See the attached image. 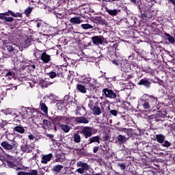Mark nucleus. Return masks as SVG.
Returning a JSON list of instances; mask_svg holds the SVG:
<instances>
[{
  "label": "nucleus",
  "instance_id": "obj_47",
  "mask_svg": "<svg viewBox=\"0 0 175 175\" xmlns=\"http://www.w3.org/2000/svg\"><path fill=\"white\" fill-rule=\"evenodd\" d=\"M24 43H25L24 44L25 46H29L31 44V40L27 38V39L25 40Z\"/></svg>",
  "mask_w": 175,
  "mask_h": 175
},
{
  "label": "nucleus",
  "instance_id": "obj_34",
  "mask_svg": "<svg viewBox=\"0 0 175 175\" xmlns=\"http://www.w3.org/2000/svg\"><path fill=\"white\" fill-rule=\"evenodd\" d=\"M78 133H79V131H77V133L74 134V137H73L74 142L77 144L81 142V135Z\"/></svg>",
  "mask_w": 175,
  "mask_h": 175
},
{
  "label": "nucleus",
  "instance_id": "obj_18",
  "mask_svg": "<svg viewBox=\"0 0 175 175\" xmlns=\"http://www.w3.org/2000/svg\"><path fill=\"white\" fill-rule=\"evenodd\" d=\"M116 50H115L113 48H108L107 50V58L108 59H116Z\"/></svg>",
  "mask_w": 175,
  "mask_h": 175
},
{
  "label": "nucleus",
  "instance_id": "obj_42",
  "mask_svg": "<svg viewBox=\"0 0 175 175\" xmlns=\"http://www.w3.org/2000/svg\"><path fill=\"white\" fill-rule=\"evenodd\" d=\"M49 99L52 101H57L58 100V96H57L55 94H53L51 93V94L49 95Z\"/></svg>",
  "mask_w": 175,
  "mask_h": 175
},
{
  "label": "nucleus",
  "instance_id": "obj_13",
  "mask_svg": "<svg viewBox=\"0 0 175 175\" xmlns=\"http://www.w3.org/2000/svg\"><path fill=\"white\" fill-rule=\"evenodd\" d=\"M83 85H85L88 90L90 92H93L96 90V85L92 83V78H86L83 81H81Z\"/></svg>",
  "mask_w": 175,
  "mask_h": 175
},
{
  "label": "nucleus",
  "instance_id": "obj_3",
  "mask_svg": "<svg viewBox=\"0 0 175 175\" xmlns=\"http://www.w3.org/2000/svg\"><path fill=\"white\" fill-rule=\"evenodd\" d=\"M80 133L83 136L85 139H88V145L92 144H100V136H92V128L90 126H84Z\"/></svg>",
  "mask_w": 175,
  "mask_h": 175
},
{
  "label": "nucleus",
  "instance_id": "obj_39",
  "mask_svg": "<svg viewBox=\"0 0 175 175\" xmlns=\"http://www.w3.org/2000/svg\"><path fill=\"white\" fill-rule=\"evenodd\" d=\"M33 9V7H27V8L25 10L24 14H26L27 16H29V14L32 12Z\"/></svg>",
  "mask_w": 175,
  "mask_h": 175
},
{
  "label": "nucleus",
  "instance_id": "obj_52",
  "mask_svg": "<svg viewBox=\"0 0 175 175\" xmlns=\"http://www.w3.org/2000/svg\"><path fill=\"white\" fill-rule=\"evenodd\" d=\"M110 60L111 62H113V64H115V66H119V63L117 62V60H116V58H112L111 59H109Z\"/></svg>",
  "mask_w": 175,
  "mask_h": 175
},
{
  "label": "nucleus",
  "instance_id": "obj_26",
  "mask_svg": "<svg viewBox=\"0 0 175 175\" xmlns=\"http://www.w3.org/2000/svg\"><path fill=\"white\" fill-rule=\"evenodd\" d=\"M37 173H38V170H31L30 172H26L23 171L18 172V175H36Z\"/></svg>",
  "mask_w": 175,
  "mask_h": 175
},
{
  "label": "nucleus",
  "instance_id": "obj_22",
  "mask_svg": "<svg viewBox=\"0 0 175 175\" xmlns=\"http://www.w3.org/2000/svg\"><path fill=\"white\" fill-rule=\"evenodd\" d=\"M128 139L129 138L126 137L124 135H119L117 136L118 144H119V145L124 144Z\"/></svg>",
  "mask_w": 175,
  "mask_h": 175
},
{
  "label": "nucleus",
  "instance_id": "obj_41",
  "mask_svg": "<svg viewBox=\"0 0 175 175\" xmlns=\"http://www.w3.org/2000/svg\"><path fill=\"white\" fill-rule=\"evenodd\" d=\"M94 105H95L94 99H90L89 104H88V107H89V108L90 109L94 108V107H97V106H95Z\"/></svg>",
  "mask_w": 175,
  "mask_h": 175
},
{
  "label": "nucleus",
  "instance_id": "obj_32",
  "mask_svg": "<svg viewBox=\"0 0 175 175\" xmlns=\"http://www.w3.org/2000/svg\"><path fill=\"white\" fill-rule=\"evenodd\" d=\"M164 36L167 37V40H168V42H170L171 44H174L175 43V38L173 36H171V35L170 33H167V32H165L164 33Z\"/></svg>",
  "mask_w": 175,
  "mask_h": 175
},
{
  "label": "nucleus",
  "instance_id": "obj_8",
  "mask_svg": "<svg viewBox=\"0 0 175 175\" xmlns=\"http://www.w3.org/2000/svg\"><path fill=\"white\" fill-rule=\"evenodd\" d=\"M77 167H81L76 170V172L80 174H83L84 172L91 170V167L88 163H84L83 161H77Z\"/></svg>",
  "mask_w": 175,
  "mask_h": 175
},
{
  "label": "nucleus",
  "instance_id": "obj_27",
  "mask_svg": "<svg viewBox=\"0 0 175 175\" xmlns=\"http://www.w3.org/2000/svg\"><path fill=\"white\" fill-rule=\"evenodd\" d=\"M95 21L98 23V25H107V22L105 18H103L101 16H96L94 18Z\"/></svg>",
  "mask_w": 175,
  "mask_h": 175
},
{
  "label": "nucleus",
  "instance_id": "obj_56",
  "mask_svg": "<svg viewBox=\"0 0 175 175\" xmlns=\"http://www.w3.org/2000/svg\"><path fill=\"white\" fill-rule=\"evenodd\" d=\"M118 45H119L118 42L114 43L113 44V46H111L109 49H113L114 50H116V49L118 47Z\"/></svg>",
  "mask_w": 175,
  "mask_h": 175
},
{
  "label": "nucleus",
  "instance_id": "obj_40",
  "mask_svg": "<svg viewBox=\"0 0 175 175\" xmlns=\"http://www.w3.org/2000/svg\"><path fill=\"white\" fill-rule=\"evenodd\" d=\"M76 152H77V154L81 157L85 156V151L83 148L76 150Z\"/></svg>",
  "mask_w": 175,
  "mask_h": 175
},
{
  "label": "nucleus",
  "instance_id": "obj_23",
  "mask_svg": "<svg viewBox=\"0 0 175 175\" xmlns=\"http://www.w3.org/2000/svg\"><path fill=\"white\" fill-rule=\"evenodd\" d=\"M75 122L78 124H88L89 120L84 116L76 117Z\"/></svg>",
  "mask_w": 175,
  "mask_h": 175
},
{
  "label": "nucleus",
  "instance_id": "obj_7",
  "mask_svg": "<svg viewBox=\"0 0 175 175\" xmlns=\"http://www.w3.org/2000/svg\"><path fill=\"white\" fill-rule=\"evenodd\" d=\"M166 116L167 112L165 111H158L155 115L149 116L148 118L152 120L153 122H160L162 120L161 119L166 117Z\"/></svg>",
  "mask_w": 175,
  "mask_h": 175
},
{
  "label": "nucleus",
  "instance_id": "obj_1",
  "mask_svg": "<svg viewBox=\"0 0 175 175\" xmlns=\"http://www.w3.org/2000/svg\"><path fill=\"white\" fill-rule=\"evenodd\" d=\"M27 109L29 110V108L23 107L21 109L7 108L5 110L3 111V113L4 115H12L14 121L17 124H20L23 120L26 119L29 116Z\"/></svg>",
  "mask_w": 175,
  "mask_h": 175
},
{
  "label": "nucleus",
  "instance_id": "obj_63",
  "mask_svg": "<svg viewBox=\"0 0 175 175\" xmlns=\"http://www.w3.org/2000/svg\"><path fill=\"white\" fill-rule=\"evenodd\" d=\"M122 118H123L124 120H125V121L128 120V116H123Z\"/></svg>",
  "mask_w": 175,
  "mask_h": 175
},
{
  "label": "nucleus",
  "instance_id": "obj_31",
  "mask_svg": "<svg viewBox=\"0 0 175 175\" xmlns=\"http://www.w3.org/2000/svg\"><path fill=\"white\" fill-rule=\"evenodd\" d=\"M13 131H16L18 133L23 134L25 133V129L23 127V126H17L13 129Z\"/></svg>",
  "mask_w": 175,
  "mask_h": 175
},
{
  "label": "nucleus",
  "instance_id": "obj_45",
  "mask_svg": "<svg viewBox=\"0 0 175 175\" xmlns=\"http://www.w3.org/2000/svg\"><path fill=\"white\" fill-rule=\"evenodd\" d=\"M141 18H143V19H145V20H150L152 18L151 16H148V14L147 13H144V14H141Z\"/></svg>",
  "mask_w": 175,
  "mask_h": 175
},
{
  "label": "nucleus",
  "instance_id": "obj_43",
  "mask_svg": "<svg viewBox=\"0 0 175 175\" xmlns=\"http://www.w3.org/2000/svg\"><path fill=\"white\" fill-rule=\"evenodd\" d=\"M66 122H67V124H70L72 121H76V118H75L74 116H71V117H68L66 118L65 117Z\"/></svg>",
  "mask_w": 175,
  "mask_h": 175
},
{
  "label": "nucleus",
  "instance_id": "obj_49",
  "mask_svg": "<svg viewBox=\"0 0 175 175\" xmlns=\"http://www.w3.org/2000/svg\"><path fill=\"white\" fill-rule=\"evenodd\" d=\"M117 167H120L122 170H125L126 169L125 163H118Z\"/></svg>",
  "mask_w": 175,
  "mask_h": 175
},
{
  "label": "nucleus",
  "instance_id": "obj_10",
  "mask_svg": "<svg viewBox=\"0 0 175 175\" xmlns=\"http://www.w3.org/2000/svg\"><path fill=\"white\" fill-rule=\"evenodd\" d=\"M65 116H57L56 117L52 118V124H53V128H51V130H54L55 131H57V127L56 125L59 126L62 125L63 122H64Z\"/></svg>",
  "mask_w": 175,
  "mask_h": 175
},
{
  "label": "nucleus",
  "instance_id": "obj_2",
  "mask_svg": "<svg viewBox=\"0 0 175 175\" xmlns=\"http://www.w3.org/2000/svg\"><path fill=\"white\" fill-rule=\"evenodd\" d=\"M23 18V14L21 12H14L12 10H8L4 13L0 14V20L4 21L3 23H7L6 25L9 27H17L20 21L19 19L14 18Z\"/></svg>",
  "mask_w": 175,
  "mask_h": 175
},
{
  "label": "nucleus",
  "instance_id": "obj_36",
  "mask_svg": "<svg viewBox=\"0 0 175 175\" xmlns=\"http://www.w3.org/2000/svg\"><path fill=\"white\" fill-rule=\"evenodd\" d=\"M15 76V73L13 70L7 71L5 77H8L10 80L13 79Z\"/></svg>",
  "mask_w": 175,
  "mask_h": 175
},
{
  "label": "nucleus",
  "instance_id": "obj_33",
  "mask_svg": "<svg viewBox=\"0 0 175 175\" xmlns=\"http://www.w3.org/2000/svg\"><path fill=\"white\" fill-rule=\"evenodd\" d=\"M105 11H107L108 14L111 16H116L118 14L117 10H116V9H114V10H109V9H108L107 8H105Z\"/></svg>",
  "mask_w": 175,
  "mask_h": 175
},
{
  "label": "nucleus",
  "instance_id": "obj_5",
  "mask_svg": "<svg viewBox=\"0 0 175 175\" xmlns=\"http://www.w3.org/2000/svg\"><path fill=\"white\" fill-rule=\"evenodd\" d=\"M46 75H47L51 79H53L54 78H56L57 77L59 78L64 77V75L63 74L62 68H59L58 66H55V69L51 72L46 73Z\"/></svg>",
  "mask_w": 175,
  "mask_h": 175
},
{
  "label": "nucleus",
  "instance_id": "obj_17",
  "mask_svg": "<svg viewBox=\"0 0 175 175\" xmlns=\"http://www.w3.org/2000/svg\"><path fill=\"white\" fill-rule=\"evenodd\" d=\"M33 146L30 144H24V145H21V150H22V152H26V153H30L32 152L33 150Z\"/></svg>",
  "mask_w": 175,
  "mask_h": 175
},
{
  "label": "nucleus",
  "instance_id": "obj_12",
  "mask_svg": "<svg viewBox=\"0 0 175 175\" xmlns=\"http://www.w3.org/2000/svg\"><path fill=\"white\" fill-rule=\"evenodd\" d=\"M103 95H105V98L109 99H116L117 98V94L113 92V90H110L108 88H105L102 90Z\"/></svg>",
  "mask_w": 175,
  "mask_h": 175
},
{
  "label": "nucleus",
  "instance_id": "obj_35",
  "mask_svg": "<svg viewBox=\"0 0 175 175\" xmlns=\"http://www.w3.org/2000/svg\"><path fill=\"white\" fill-rule=\"evenodd\" d=\"M40 107H41V110L43 111L45 114L48 113V107L46 104L41 101V103H40Z\"/></svg>",
  "mask_w": 175,
  "mask_h": 175
},
{
  "label": "nucleus",
  "instance_id": "obj_14",
  "mask_svg": "<svg viewBox=\"0 0 175 175\" xmlns=\"http://www.w3.org/2000/svg\"><path fill=\"white\" fill-rule=\"evenodd\" d=\"M139 65L136 62L126 63L123 67V70L125 72H129L131 70L135 71L137 69Z\"/></svg>",
  "mask_w": 175,
  "mask_h": 175
},
{
  "label": "nucleus",
  "instance_id": "obj_58",
  "mask_svg": "<svg viewBox=\"0 0 175 175\" xmlns=\"http://www.w3.org/2000/svg\"><path fill=\"white\" fill-rule=\"evenodd\" d=\"M168 3L173 4L175 6V0H167Z\"/></svg>",
  "mask_w": 175,
  "mask_h": 175
},
{
  "label": "nucleus",
  "instance_id": "obj_60",
  "mask_svg": "<svg viewBox=\"0 0 175 175\" xmlns=\"http://www.w3.org/2000/svg\"><path fill=\"white\" fill-rule=\"evenodd\" d=\"M34 138H35V136L33 135L32 134H30V135H29V139L30 140H33V139H34Z\"/></svg>",
  "mask_w": 175,
  "mask_h": 175
},
{
  "label": "nucleus",
  "instance_id": "obj_64",
  "mask_svg": "<svg viewBox=\"0 0 175 175\" xmlns=\"http://www.w3.org/2000/svg\"><path fill=\"white\" fill-rule=\"evenodd\" d=\"M41 25H42V23H37V24H36L37 28L40 27Z\"/></svg>",
  "mask_w": 175,
  "mask_h": 175
},
{
  "label": "nucleus",
  "instance_id": "obj_50",
  "mask_svg": "<svg viewBox=\"0 0 175 175\" xmlns=\"http://www.w3.org/2000/svg\"><path fill=\"white\" fill-rule=\"evenodd\" d=\"M124 132L126 133V135H128V138L131 137L132 136V131L129 129H125Z\"/></svg>",
  "mask_w": 175,
  "mask_h": 175
},
{
  "label": "nucleus",
  "instance_id": "obj_53",
  "mask_svg": "<svg viewBox=\"0 0 175 175\" xmlns=\"http://www.w3.org/2000/svg\"><path fill=\"white\" fill-rule=\"evenodd\" d=\"M99 150V146H95L93 147V153L96 154L98 152Z\"/></svg>",
  "mask_w": 175,
  "mask_h": 175
},
{
  "label": "nucleus",
  "instance_id": "obj_30",
  "mask_svg": "<svg viewBox=\"0 0 175 175\" xmlns=\"http://www.w3.org/2000/svg\"><path fill=\"white\" fill-rule=\"evenodd\" d=\"M90 110H92L93 114L95 116H99L101 114L100 108L98 106L90 108Z\"/></svg>",
  "mask_w": 175,
  "mask_h": 175
},
{
  "label": "nucleus",
  "instance_id": "obj_15",
  "mask_svg": "<svg viewBox=\"0 0 175 175\" xmlns=\"http://www.w3.org/2000/svg\"><path fill=\"white\" fill-rule=\"evenodd\" d=\"M92 41L95 46L102 45L105 41V38L102 36H95L92 37Z\"/></svg>",
  "mask_w": 175,
  "mask_h": 175
},
{
  "label": "nucleus",
  "instance_id": "obj_46",
  "mask_svg": "<svg viewBox=\"0 0 175 175\" xmlns=\"http://www.w3.org/2000/svg\"><path fill=\"white\" fill-rule=\"evenodd\" d=\"M56 105L57 108H59V109H62V108L64 107V102L61 100L59 103H57Z\"/></svg>",
  "mask_w": 175,
  "mask_h": 175
},
{
  "label": "nucleus",
  "instance_id": "obj_6",
  "mask_svg": "<svg viewBox=\"0 0 175 175\" xmlns=\"http://www.w3.org/2000/svg\"><path fill=\"white\" fill-rule=\"evenodd\" d=\"M1 146H2L3 150H12L17 148L18 144L16 141L14 140L11 141V144H10L8 141H3L2 143H1Z\"/></svg>",
  "mask_w": 175,
  "mask_h": 175
},
{
  "label": "nucleus",
  "instance_id": "obj_24",
  "mask_svg": "<svg viewBox=\"0 0 175 175\" xmlns=\"http://www.w3.org/2000/svg\"><path fill=\"white\" fill-rule=\"evenodd\" d=\"M4 50H7L10 54H14L17 53V50L13 47V45L7 44L4 46Z\"/></svg>",
  "mask_w": 175,
  "mask_h": 175
},
{
  "label": "nucleus",
  "instance_id": "obj_28",
  "mask_svg": "<svg viewBox=\"0 0 175 175\" xmlns=\"http://www.w3.org/2000/svg\"><path fill=\"white\" fill-rule=\"evenodd\" d=\"M59 126L60 129L65 133H68L69 131H70L71 129V126L68 124H60Z\"/></svg>",
  "mask_w": 175,
  "mask_h": 175
},
{
  "label": "nucleus",
  "instance_id": "obj_48",
  "mask_svg": "<svg viewBox=\"0 0 175 175\" xmlns=\"http://www.w3.org/2000/svg\"><path fill=\"white\" fill-rule=\"evenodd\" d=\"M49 85H50V84L47 81H42V88H46L49 87Z\"/></svg>",
  "mask_w": 175,
  "mask_h": 175
},
{
  "label": "nucleus",
  "instance_id": "obj_16",
  "mask_svg": "<svg viewBox=\"0 0 175 175\" xmlns=\"http://www.w3.org/2000/svg\"><path fill=\"white\" fill-rule=\"evenodd\" d=\"M151 81H149L147 78H143L137 83V85L139 86H144L147 89H149L151 87Z\"/></svg>",
  "mask_w": 175,
  "mask_h": 175
},
{
  "label": "nucleus",
  "instance_id": "obj_51",
  "mask_svg": "<svg viewBox=\"0 0 175 175\" xmlns=\"http://www.w3.org/2000/svg\"><path fill=\"white\" fill-rule=\"evenodd\" d=\"M110 114H111V116H113L114 117H116L117 115L118 114V111H116V110H111V111H110Z\"/></svg>",
  "mask_w": 175,
  "mask_h": 175
},
{
  "label": "nucleus",
  "instance_id": "obj_54",
  "mask_svg": "<svg viewBox=\"0 0 175 175\" xmlns=\"http://www.w3.org/2000/svg\"><path fill=\"white\" fill-rule=\"evenodd\" d=\"M134 51H135V53H137V55L141 54V50L139 48L134 46Z\"/></svg>",
  "mask_w": 175,
  "mask_h": 175
},
{
  "label": "nucleus",
  "instance_id": "obj_61",
  "mask_svg": "<svg viewBox=\"0 0 175 175\" xmlns=\"http://www.w3.org/2000/svg\"><path fill=\"white\" fill-rule=\"evenodd\" d=\"M69 100V95H66L65 97H64V100L65 101H68Z\"/></svg>",
  "mask_w": 175,
  "mask_h": 175
},
{
  "label": "nucleus",
  "instance_id": "obj_19",
  "mask_svg": "<svg viewBox=\"0 0 175 175\" xmlns=\"http://www.w3.org/2000/svg\"><path fill=\"white\" fill-rule=\"evenodd\" d=\"M44 64H48L51 61V55H48L46 52L42 53L41 57H39Z\"/></svg>",
  "mask_w": 175,
  "mask_h": 175
},
{
  "label": "nucleus",
  "instance_id": "obj_38",
  "mask_svg": "<svg viewBox=\"0 0 175 175\" xmlns=\"http://www.w3.org/2000/svg\"><path fill=\"white\" fill-rule=\"evenodd\" d=\"M42 123L44 124V126L45 128L50 129H53V126L51 127V122L48 121L47 120L44 119L42 121Z\"/></svg>",
  "mask_w": 175,
  "mask_h": 175
},
{
  "label": "nucleus",
  "instance_id": "obj_59",
  "mask_svg": "<svg viewBox=\"0 0 175 175\" xmlns=\"http://www.w3.org/2000/svg\"><path fill=\"white\" fill-rule=\"evenodd\" d=\"M104 139H105V141H108V140L110 139V136L106 135L104 137Z\"/></svg>",
  "mask_w": 175,
  "mask_h": 175
},
{
  "label": "nucleus",
  "instance_id": "obj_9",
  "mask_svg": "<svg viewBox=\"0 0 175 175\" xmlns=\"http://www.w3.org/2000/svg\"><path fill=\"white\" fill-rule=\"evenodd\" d=\"M5 163V166L7 168H12L16 170H21V167H18V163L16 159H13L11 158H8L4 161Z\"/></svg>",
  "mask_w": 175,
  "mask_h": 175
},
{
  "label": "nucleus",
  "instance_id": "obj_55",
  "mask_svg": "<svg viewBox=\"0 0 175 175\" xmlns=\"http://www.w3.org/2000/svg\"><path fill=\"white\" fill-rule=\"evenodd\" d=\"M6 122L5 121H2V122H0V129H3L5 126L6 125Z\"/></svg>",
  "mask_w": 175,
  "mask_h": 175
},
{
  "label": "nucleus",
  "instance_id": "obj_11",
  "mask_svg": "<svg viewBox=\"0 0 175 175\" xmlns=\"http://www.w3.org/2000/svg\"><path fill=\"white\" fill-rule=\"evenodd\" d=\"M166 137L163 134L156 135V140L161 144L162 146L169 148L171 146V144L169 141H165Z\"/></svg>",
  "mask_w": 175,
  "mask_h": 175
},
{
  "label": "nucleus",
  "instance_id": "obj_21",
  "mask_svg": "<svg viewBox=\"0 0 175 175\" xmlns=\"http://www.w3.org/2000/svg\"><path fill=\"white\" fill-rule=\"evenodd\" d=\"M53 154L50 153L49 154H43L41 160V163L44 164H47L51 159H53Z\"/></svg>",
  "mask_w": 175,
  "mask_h": 175
},
{
  "label": "nucleus",
  "instance_id": "obj_62",
  "mask_svg": "<svg viewBox=\"0 0 175 175\" xmlns=\"http://www.w3.org/2000/svg\"><path fill=\"white\" fill-rule=\"evenodd\" d=\"M47 137L51 139L54 138V135L53 134H48Z\"/></svg>",
  "mask_w": 175,
  "mask_h": 175
},
{
  "label": "nucleus",
  "instance_id": "obj_29",
  "mask_svg": "<svg viewBox=\"0 0 175 175\" xmlns=\"http://www.w3.org/2000/svg\"><path fill=\"white\" fill-rule=\"evenodd\" d=\"M64 168V166L62 165H57L53 166V168H52V171L55 172L57 174L59 173H61V171Z\"/></svg>",
  "mask_w": 175,
  "mask_h": 175
},
{
  "label": "nucleus",
  "instance_id": "obj_25",
  "mask_svg": "<svg viewBox=\"0 0 175 175\" xmlns=\"http://www.w3.org/2000/svg\"><path fill=\"white\" fill-rule=\"evenodd\" d=\"M70 23L72 25H80L81 23H83V21L80 18V17L77 16L70 18Z\"/></svg>",
  "mask_w": 175,
  "mask_h": 175
},
{
  "label": "nucleus",
  "instance_id": "obj_20",
  "mask_svg": "<svg viewBox=\"0 0 175 175\" xmlns=\"http://www.w3.org/2000/svg\"><path fill=\"white\" fill-rule=\"evenodd\" d=\"M76 90L78 92H80L81 94H86L87 87L85 85V83L84 84L78 83L77 85H76Z\"/></svg>",
  "mask_w": 175,
  "mask_h": 175
},
{
  "label": "nucleus",
  "instance_id": "obj_4",
  "mask_svg": "<svg viewBox=\"0 0 175 175\" xmlns=\"http://www.w3.org/2000/svg\"><path fill=\"white\" fill-rule=\"evenodd\" d=\"M158 98L153 95L144 94L142 98V107L145 109H154L157 105Z\"/></svg>",
  "mask_w": 175,
  "mask_h": 175
},
{
  "label": "nucleus",
  "instance_id": "obj_57",
  "mask_svg": "<svg viewBox=\"0 0 175 175\" xmlns=\"http://www.w3.org/2000/svg\"><path fill=\"white\" fill-rule=\"evenodd\" d=\"M155 49L157 51H159V52L161 53V50L163 49V48H162L161 46H156Z\"/></svg>",
  "mask_w": 175,
  "mask_h": 175
},
{
  "label": "nucleus",
  "instance_id": "obj_44",
  "mask_svg": "<svg viewBox=\"0 0 175 175\" xmlns=\"http://www.w3.org/2000/svg\"><path fill=\"white\" fill-rule=\"evenodd\" d=\"M42 51H39V50H36L34 53L33 55L34 56H36V59H39L40 58V57L42 56Z\"/></svg>",
  "mask_w": 175,
  "mask_h": 175
},
{
  "label": "nucleus",
  "instance_id": "obj_37",
  "mask_svg": "<svg viewBox=\"0 0 175 175\" xmlns=\"http://www.w3.org/2000/svg\"><path fill=\"white\" fill-rule=\"evenodd\" d=\"M81 29H85V30H87V29H93V26L92 25H90L88 23H86V24H82L81 25Z\"/></svg>",
  "mask_w": 175,
  "mask_h": 175
}]
</instances>
